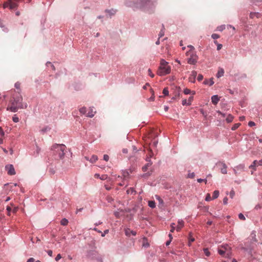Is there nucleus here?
Segmentation results:
<instances>
[{
	"instance_id": "f257e3e1",
	"label": "nucleus",
	"mask_w": 262,
	"mask_h": 262,
	"mask_svg": "<svg viewBox=\"0 0 262 262\" xmlns=\"http://www.w3.org/2000/svg\"><path fill=\"white\" fill-rule=\"evenodd\" d=\"M125 4L134 10L140 9L148 13H152L155 11L157 2L154 0H126Z\"/></svg>"
},
{
	"instance_id": "f03ea898",
	"label": "nucleus",
	"mask_w": 262,
	"mask_h": 262,
	"mask_svg": "<svg viewBox=\"0 0 262 262\" xmlns=\"http://www.w3.org/2000/svg\"><path fill=\"white\" fill-rule=\"evenodd\" d=\"M10 103L11 105L7 107V111L13 113L17 112L19 109H26L28 106L26 103H23V98L19 93L13 94V99Z\"/></svg>"
},
{
	"instance_id": "7ed1b4c3",
	"label": "nucleus",
	"mask_w": 262,
	"mask_h": 262,
	"mask_svg": "<svg viewBox=\"0 0 262 262\" xmlns=\"http://www.w3.org/2000/svg\"><path fill=\"white\" fill-rule=\"evenodd\" d=\"M66 146L63 144H55L52 147L51 149L53 151L54 153L58 156L60 159H62L65 155L64 151L66 150Z\"/></svg>"
},
{
	"instance_id": "20e7f679",
	"label": "nucleus",
	"mask_w": 262,
	"mask_h": 262,
	"mask_svg": "<svg viewBox=\"0 0 262 262\" xmlns=\"http://www.w3.org/2000/svg\"><path fill=\"white\" fill-rule=\"evenodd\" d=\"M170 67L168 65L167 62L164 59H161L160 61V66L157 71L159 75H164L169 74L170 72Z\"/></svg>"
},
{
	"instance_id": "39448f33",
	"label": "nucleus",
	"mask_w": 262,
	"mask_h": 262,
	"mask_svg": "<svg viewBox=\"0 0 262 262\" xmlns=\"http://www.w3.org/2000/svg\"><path fill=\"white\" fill-rule=\"evenodd\" d=\"M186 56H190L187 59V62L190 64H195L198 60V57L193 52H187Z\"/></svg>"
},
{
	"instance_id": "423d86ee",
	"label": "nucleus",
	"mask_w": 262,
	"mask_h": 262,
	"mask_svg": "<svg viewBox=\"0 0 262 262\" xmlns=\"http://www.w3.org/2000/svg\"><path fill=\"white\" fill-rule=\"evenodd\" d=\"M19 1L20 0H9V2L4 3V6L5 8L9 7L11 9H14L17 6V5L15 2ZM31 0H29V2Z\"/></svg>"
},
{
	"instance_id": "0eeeda50",
	"label": "nucleus",
	"mask_w": 262,
	"mask_h": 262,
	"mask_svg": "<svg viewBox=\"0 0 262 262\" xmlns=\"http://www.w3.org/2000/svg\"><path fill=\"white\" fill-rule=\"evenodd\" d=\"M5 169L9 175L13 176L15 174V169L12 164H8L5 166Z\"/></svg>"
},
{
	"instance_id": "6e6552de",
	"label": "nucleus",
	"mask_w": 262,
	"mask_h": 262,
	"mask_svg": "<svg viewBox=\"0 0 262 262\" xmlns=\"http://www.w3.org/2000/svg\"><path fill=\"white\" fill-rule=\"evenodd\" d=\"M184 222L182 219H179L178 221V225L176 227V231L177 232H179L181 229L184 227Z\"/></svg>"
},
{
	"instance_id": "1a4fd4ad",
	"label": "nucleus",
	"mask_w": 262,
	"mask_h": 262,
	"mask_svg": "<svg viewBox=\"0 0 262 262\" xmlns=\"http://www.w3.org/2000/svg\"><path fill=\"white\" fill-rule=\"evenodd\" d=\"M96 113V111L94 110V107H90L88 109V113L86 114V117L92 118L94 117Z\"/></svg>"
},
{
	"instance_id": "9d476101",
	"label": "nucleus",
	"mask_w": 262,
	"mask_h": 262,
	"mask_svg": "<svg viewBox=\"0 0 262 262\" xmlns=\"http://www.w3.org/2000/svg\"><path fill=\"white\" fill-rule=\"evenodd\" d=\"M125 235L127 236H129L130 235L135 236L136 235V232L130 229L129 228L125 229Z\"/></svg>"
},
{
	"instance_id": "9b49d317",
	"label": "nucleus",
	"mask_w": 262,
	"mask_h": 262,
	"mask_svg": "<svg viewBox=\"0 0 262 262\" xmlns=\"http://www.w3.org/2000/svg\"><path fill=\"white\" fill-rule=\"evenodd\" d=\"M84 159L86 160L90 161L91 163H93L97 161L98 157L96 155H93L90 159L88 157H85Z\"/></svg>"
},
{
	"instance_id": "f8f14e48",
	"label": "nucleus",
	"mask_w": 262,
	"mask_h": 262,
	"mask_svg": "<svg viewBox=\"0 0 262 262\" xmlns=\"http://www.w3.org/2000/svg\"><path fill=\"white\" fill-rule=\"evenodd\" d=\"M219 163L221 164V165L222 166V168L221 169V172L223 174H226L227 173V166L226 165V164L224 162H220Z\"/></svg>"
},
{
	"instance_id": "ddd939ff",
	"label": "nucleus",
	"mask_w": 262,
	"mask_h": 262,
	"mask_svg": "<svg viewBox=\"0 0 262 262\" xmlns=\"http://www.w3.org/2000/svg\"><path fill=\"white\" fill-rule=\"evenodd\" d=\"M219 100H220V98L217 95H214L211 97L212 103L214 105H216V104H217Z\"/></svg>"
},
{
	"instance_id": "4468645a",
	"label": "nucleus",
	"mask_w": 262,
	"mask_h": 262,
	"mask_svg": "<svg viewBox=\"0 0 262 262\" xmlns=\"http://www.w3.org/2000/svg\"><path fill=\"white\" fill-rule=\"evenodd\" d=\"M146 161H147V163L142 167V170L143 171H146L147 170L148 167L149 166H150L152 164V162H151V161L150 160L147 159Z\"/></svg>"
},
{
	"instance_id": "2eb2a0df",
	"label": "nucleus",
	"mask_w": 262,
	"mask_h": 262,
	"mask_svg": "<svg viewBox=\"0 0 262 262\" xmlns=\"http://www.w3.org/2000/svg\"><path fill=\"white\" fill-rule=\"evenodd\" d=\"M224 70L223 68H219L217 73L216 74V77L220 78L224 75Z\"/></svg>"
},
{
	"instance_id": "dca6fc26",
	"label": "nucleus",
	"mask_w": 262,
	"mask_h": 262,
	"mask_svg": "<svg viewBox=\"0 0 262 262\" xmlns=\"http://www.w3.org/2000/svg\"><path fill=\"white\" fill-rule=\"evenodd\" d=\"M79 112L81 114L85 115L86 117L88 113V109L85 107H82L79 109Z\"/></svg>"
},
{
	"instance_id": "f3484780",
	"label": "nucleus",
	"mask_w": 262,
	"mask_h": 262,
	"mask_svg": "<svg viewBox=\"0 0 262 262\" xmlns=\"http://www.w3.org/2000/svg\"><path fill=\"white\" fill-rule=\"evenodd\" d=\"M197 75V73L195 71H192L190 77V81L193 82L195 80V78Z\"/></svg>"
},
{
	"instance_id": "a211bd4d",
	"label": "nucleus",
	"mask_w": 262,
	"mask_h": 262,
	"mask_svg": "<svg viewBox=\"0 0 262 262\" xmlns=\"http://www.w3.org/2000/svg\"><path fill=\"white\" fill-rule=\"evenodd\" d=\"M105 12L110 16H111L116 13V11L112 9L111 10H106Z\"/></svg>"
},
{
	"instance_id": "6ab92c4d",
	"label": "nucleus",
	"mask_w": 262,
	"mask_h": 262,
	"mask_svg": "<svg viewBox=\"0 0 262 262\" xmlns=\"http://www.w3.org/2000/svg\"><path fill=\"white\" fill-rule=\"evenodd\" d=\"M126 193L128 194H135L136 193V191L134 188L130 187L127 190Z\"/></svg>"
},
{
	"instance_id": "aec40b11",
	"label": "nucleus",
	"mask_w": 262,
	"mask_h": 262,
	"mask_svg": "<svg viewBox=\"0 0 262 262\" xmlns=\"http://www.w3.org/2000/svg\"><path fill=\"white\" fill-rule=\"evenodd\" d=\"M46 66L48 68L51 69L53 71H55V67L50 62H47L46 63Z\"/></svg>"
},
{
	"instance_id": "412c9836",
	"label": "nucleus",
	"mask_w": 262,
	"mask_h": 262,
	"mask_svg": "<svg viewBox=\"0 0 262 262\" xmlns=\"http://www.w3.org/2000/svg\"><path fill=\"white\" fill-rule=\"evenodd\" d=\"M219 193H220L219 191H218V190L214 191V192L213 193L212 199L214 200V199L217 198L219 196Z\"/></svg>"
},
{
	"instance_id": "4be33fe9",
	"label": "nucleus",
	"mask_w": 262,
	"mask_h": 262,
	"mask_svg": "<svg viewBox=\"0 0 262 262\" xmlns=\"http://www.w3.org/2000/svg\"><path fill=\"white\" fill-rule=\"evenodd\" d=\"M233 120V117L232 115H230V114H229L227 118H226V120L227 121V122L228 123H230V122H231Z\"/></svg>"
},
{
	"instance_id": "5701e85b",
	"label": "nucleus",
	"mask_w": 262,
	"mask_h": 262,
	"mask_svg": "<svg viewBox=\"0 0 262 262\" xmlns=\"http://www.w3.org/2000/svg\"><path fill=\"white\" fill-rule=\"evenodd\" d=\"M148 205L151 208H154L156 207V203L154 201H148Z\"/></svg>"
},
{
	"instance_id": "b1692460",
	"label": "nucleus",
	"mask_w": 262,
	"mask_h": 262,
	"mask_svg": "<svg viewBox=\"0 0 262 262\" xmlns=\"http://www.w3.org/2000/svg\"><path fill=\"white\" fill-rule=\"evenodd\" d=\"M257 161L254 160L252 164L249 166V168H252L254 170H255V167L257 166Z\"/></svg>"
},
{
	"instance_id": "393cba45",
	"label": "nucleus",
	"mask_w": 262,
	"mask_h": 262,
	"mask_svg": "<svg viewBox=\"0 0 262 262\" xmlns=\"http://www.w3.org/2000/svg\"><path fill=\"white\" fill-rule=\"evenodd\" d=\"M184 93L185 95H188L191 93L192 95H193L195 94V92L194 91L191 92V91L188 89H185L184 90Z\"/></svg>"
},
{
	"instance_id": "a878e982",
	"label": "nucleus",
	"mask_w": 262,
	"mask_h": 262,
	"mask_svg": "<svg viewBox=\"0 0 262 262\" xmlns=\"http://www.w3.org/2000/svg\"><path fill=\"white\" fill-rule=\"evenodd\" d=\"M15 88L17 89V92H15L14 93L20 94V83H15L14 85Z\"/></svg>"
},
{
	"instance_id": "bb28decb",
	"label": "nucleus",
	"mask_w": 262,
	"mask_h": 262,
	"mask_svg": "<svg viewBox=\"0 0 262 262\" xmlns=\"http://www.w3.org/2000/svg\"><path fill=\"white\" fill-rule=\"evenodd\" d=\"M68 220L67 219L63 218L61 220L60 224L63 226H66L68 224Z\"/></svg>"
},
{
	"instance_id": "cd10ccee",
	"label": "nucleus",
	"mask_w": 262,
	"mask_h": 262,
	"mask_svg": "<svg viewBox=\"0 0 262 262\" xmlns=\"http://www.w3.org/2000/svg\"><path fill=\"white\" fill-rule=\"evenodd\" d=\"M251 239L254 242H256V234L255 231H252L251 234Z\"/></svg>"
},
{
	"instance_id": "c85d7f7f",
	"label": "nucleus",
	"mask_w": 262,
	"mask_h": 262,
	"mask_svg": "<svg viewBox=\"0 0 262 262\" xmlns=\"http://www.w3.org/2000/svg\"><path fill=\"white\" fill-rule=\"evenodd\" d=\"M175 225H176V224H175V223H172L170 224L171 229H170V232L171 233L173 232H174V231L175 230H176V227H175Z\"/></svg>"
},
{
	"instance_id": "c756f323",
	"label": "nucleus",
	"mask_w": 262,
	"mask_h": 262,
	"mask_svg": "<svg viewBox=\"0 0 262 262\" xmlns=\"http://www.w3.org/2000/svg\"><path fill=\"white\" fill-rule=\"evenodd\" d=\"M231 256V253L230 250L226 251V253L225 255H224V257H227V258H230Z\"/></svg>"
},
{
	"instance_id": "7c9ffc66",
	"label": "nucleus",
	"mask_w": 262,
	"mask_h": 262,
	"mask_svg": "<svg viewBox=\"0 0 262 262\" xmlns=\"http://www.w3.org/2000/svg\"><path fill=\"white\" fill-rule=\"evenodd\" d=\"M12 120L13 121V122L17 123L19 122V119L17 116L16 114H15L12 117Z\"/></svg>"
},
{
	"instance_id": "2f4dec72",
	"label": "nucleus",
	"mask_w": 262,
	"mask_h": 262,
	"mask_svg": "<svg viewBox=\"0 0 262 262\" xmlns=\"http://www.w3.org/2000/svg\"><path fill=\"white\" fill-rule=\"evenodd\" d=\"M182 104L183 105H187V106H189L190 105V103H189L188 102V100H187L186 99H183L182 101Z\"/></svg>"
},
{
	"instance_id": "473e14b6",
	"label": "nucleus",
	"mask_w": 262,
	"mask_h": 262,
	"mask_svg": "<svg viewBox=\"0 0 262 262\" xmlns=\"http://www.w3.org/2000/svg\"><path fill=\"white\" fill-rule=\"evenodd\" d=\"M240 125H241L240 123H235V124H234L233 125V126L232 127L231 129L232 130H234L236 129L237 128H238L239 127Z\"/></svg>"
},
{
	"instance_id": "72a5a7b5",
	"label": "nucleus",
	"mask_w": 262,
	"mask_h": 262,
	"mask_svg": "<svg viewBox=\"0 0 262 262\" xmlns=\"http://www.w3.org/2000/svg\"><path fill=\"white\" fill-rule=\"evenodd\" d=\"M236 169H238V170H244V165L243 164H240L237 166L235 167Z\"/></svg>"
},
{
	"instance_id": "f704fd0d",
	"label": "nucleus",
	"mask_w": 262,
	"mask_h": 262,
	"mask_svg": "<svg viewBox=\"0 0 262 262\" xmlns=\"http://www.w3.org/2000/svg\"><path fill=\"white\" fill-rule=\"evenodd\" d=\"M194 241V238L191 236V233H189V246L190 245L191 243Z\"/></svg>"
},
{
	"instance_id": "c9c22d12",
	"label": "nucleus",
	"mask_w": 262,
	"mask_h": 262,
	"mask_svg": "<svg viewBox=\"0 0 262 262\" xmlns=\"http://www.w3.org/2000/svg\"><path fill=\"white\" fill-rule=\"evenodd\" d=\"M218 253L222 256H224L226 253V251L223 249H219Z\"/></svg>"
},
{
	"instance_id": "e433bc0d",
	"label": "nucleus",
	"mask_w": 262,
	"mask_h": 262,
	"mask_svg": "<svg viewBox=\"0 0 262 262\" xmlns=\"http://www.w3.org/2000/svg\"><path fill=\"white\" fill-rule=\"evenodd\" d=\"M217 29L218 31H223L224 29H225V25H221L220 26H219L217 28Z\"/></svg>"
},
{
	"instance_id": "4c0bfd02",
	"label": "nucleus",
	"mask_w": 262,
	"mask_h": 262,
	"mask_svg": "<svg viewBox=\"0 0 262 262\" xmlns=\"http://www.w3.org/2000/svg\"><path fill=\"white\" fill-rule=\"evenodd\" d=\"M203 251H204V253H205L206 256H209L210 255V252L208 251V249L207 248H204L203 249Z\"/></svg>"
},
{
	"instance_id": "58836bf2",
	"label": "nucleus",
	"mask_w": 262,
	"mask_h": 262,
	"mask_svg": "<svg viewBox=\"0 0 262 262\" xmlns=\"http://www.w3.org/2000/svg\"><path fill=\"white\" fill-rule=\"evenodd\" d=\"M163 93L164 95L167 96L169 94L168 90L167 88H165L163 90Z\"/></svg>"
},
{
	"instance_id": "ea45409f",
	"label": "nucleus",
	"mask_w": 262,
	"mask_h": 262,
	"mask_svg": "<svg viewBox=\"0 0 262 262\" xmlns=\"http://www.w3.org/2000/svg\"><path fill=\"white\" fill-rule=\"evenodd\" d=\"M222 247L224 249L223 250H224L225 251L230 250L229 247L228 245H223L222 246Z\"/></svg>"
},
{
	"instance_id": "a19ab883",
	"label": "nucleus",
	"mask_w": 262,
	"mask_h": 262,
	"mask_svg": "<svg viewBox=\"0 0 262 262\" xmlns=\"http://www.w3.org/2000/svg\"><path fill=\"white\" fill-rule=\"evenodd\" d=\"M238 217L240 220H246V218L245 217V216L243 215V214H242V213H240L239 214H238Z\"/></svg>"
},
{
	"instance_id": "79ce46f5",
	"label": "nucleus",
	"mask_w": 262,
	"mask_h": 262,
	"mask_svg": "<svg viewBox=\"0 0 262 262\" xmlns=\"http://www.w3.org/2000/svg\"><path fill=\"white\" fill-rule=\"evenodd\" d=\"M211 37L213 39H215L219 38L220 37V35L217 34H212Z\"/></svg>"
},
{
	"instance_id": "37998d69",
	"label": "nucleus",
	"mask_w": 262,
	"mask_h": 262,
	"mask_svg": "<svg viewBox=\"0 0 262 262\" xmlns=\"http://www.w3.org/2000/svg\"><path fill=\"white\" fill-rule=\"evenodd\" d=\"M197 181L199 182V183H201V182H205V183H207V180L206 179H201V178H199V179H197Z\"/></svg>"
},
{
	"instance_id": "c03bdc74",
	"label": "nucleus",
	"mask_w": 262,
	"mask_h": 262,
	"mask_svg": "<svg viewBox=\"0 0 262 262\" xmlns=\"http://www.w3.org/2000/svg\"><path fill=\"white\" fill-rule=\"evenodd\" d=\"M203 79V76L201 74H199L197 77V80L199 81L202 80Z\"/></svg>"
},
{
	"instance_id": "a18cd8bd",
	"label": "nucleus",
	"mask_w": 262,
	"mask_h": 262,
	"mask_svg": "<svg viewBox=\"0 0 262 262\" xmlns=\"http://www.w3.org/2000/svg\"><path fill=\"white\" fill-rule=\"evenodd\" d=\"M211 200H212V199L211 198L210 194L209 193H208L206 196L205 201H210Z\"/></svg>"
},
{
	"instance_id": "49530a36",
	"label": "nucleus",
	"mask_w": 262,
	"mask_h": 262,
	"mask_svg": "<svg viewBox=\"0 0 262 262\" xmlns=\"http://www.w3.org/2000/svg\"><path fill=\"white\" fill-rule=\"evenodd\" d=\"M109 232V230L108 229L105 230L103 233L101 232V236L102 237H104L105 234H107Z\"/></svg>"
},
{
	"instance_id": "de8ad7c7",
	"label": "nucleus",
	"mask_w": 262,
	"mask_h": 262,
	"mask_svg": "<svg viewBox=\"0 0 262 262\" xmlns=\"http://www.w3.org/2000/svg\"><path fill=\"white\" fill-rule=\"evenodd\" d=\"M248 125L250 127H252L255 125V123L253 121H249L248 122Z\"/></svg>"
},
{
	"instance_id": "09e8293b",
	"label": "nucleus",
	"mask_w": 262,
	"mask_h": 262,
	"mask_svg": "<svg viewBox=\"0 0 262 262\" xmlns=\"http://www.w3.org/2000/svg\"><path fill=\"white\" fill-rule=\"evenodd\" d=\"M61 258V255L60 254H58L55 259L56 261H58Z\"/></svg>"
},
{
	"instance_id": "8fccbe9b",
	"label": "nucleus",
	"mask_w": 262,
	"mask_h": 262,
	"mask_svg": "<svg viewBox=\"0 0 262 262\" xmlns=\"http://www.w3.org/2000/svg\"><path fill=\"white\" fill-rule=\"evenodd\" d=\"M103 160L105 161H108L109 160V156L107 155H104Z\"/></svg>"
},
{
	"instance_id": "3c124183",
	"label": "nucleus",
	"mask_w": 262,
	"mask_h": 262,
	"mask_svg": "<svg viewBox=\"0 0 262 262\" xmlns=\"http://www.w3.org/2000/svg\"><path fill=\"white\" fill-rule=\"evenodd\" d=\"M193 100V96H191L189 97V98L188 99V102L189 103H190V104H191Z\"/></svg>"
},
{
	"instance_id": "603ef678",
	"label": "nucleus",
	"mask_w": 262,
	"mask_h": 262,
	"mask_svg": "<svg viewBox=\"0 0 262 262\" xmlns=\"http://www.w3.org/2000/svg\"><path fill=\"white\" fill-rule=\"evenodd\" d=\"M228 198L227 197H225L224 199H223V204L224 205H226L228 203Z\"/></svg>"
},
{
	"instance_id": "864d4df0",
	"label": "nucleus",
	"mask_w": 262,
	"mask_h": 262,
	"mask_svg": "<svg viewBox=\"0 0 262 262\" xmlns=\"http://www.w3.org/2000/svg\"><path fill=\"white\" fill-rule=\"evenodd\" d=\"M148 75L150 77H154V74L152 73L150 69H148Z\"/></svg>"
},
{
	"instance_id": "5fc2aeb1",
	"label": "nucleus",
	"mask_w": 262,
	"mask_h": 262,
	"mask_svg": "<svg viewBox=\"0 0 262 262\" xmlns=\"http://www.w3.org/2000/svg\"><path fill=\"white\" fill-rule=\"evenodd\" d=\"M75 91H77L79 89V86L78 83H76L73 86Z\"/></svg>"
},
{
	"instance_id": "6e6d98bb",
	"label": "nucleus",
	"mask_w": 262,
	"mask_h": 262,
	"mask_svg": "<svg viewBox=\"0 0 262 262\" xmlns=\"http://www.w3.org/2000/svg\"><path fill=\"white\" fill-rule=\"evenodd\" d=\"M187 47L190 48V50L188 52H192V51L194 50V47L191 45H189Z\"/></svg>"
},
{
	"instance_id": "4d7b16f0",
	"label": "nucleus",
	"mask_w": 262,
	"mask_h": 262,
	"mask_svg": "<svg viewBox=\"0 0 262 262\" xmlns=\"http://www.w3.org/2000/svg\"><path fill=\"white\" fill-rule=\"evenodd\" d=\"M195 174H194V172H192V173H189L188 174V177L190 178H192L194 177Z\"/></svg>"
},
{
	"instance_id": "13d9d810",
	"label": "nucleus",
	"mask_w": 262,
	"mask_h": 262,
	"mask_svg": "<svg viewBox=\"0 0 262 262\" xmlns=\"http://www.w3.org/2000/svg\"><path fill=\"white\" fill-rule=\"evenodd\" d=\"M235 194V193H234V191L233 190H231L230 192V196L231 198H233L234 195Z\"/></svg>"
},
{
	"instance_id": "bf43d9fd",
	"label": "nucleus",
	"mask_w": 262,
	"mask_h": 262,
	"mask_svg": "<svg viewBox=\"0 0 262 262\" xmlns=\"http://www.w3.org/2000/svg\"><path fill=\"white\" fill-rule=\"evenodd\" d=\"M164 32L163 30H162L160 31V33H159V37H161L163 36H164Z\"/></svg>"
},
{
	"instance_id": "052dcab7",
	"label": "nucleus",
	"mask_w": 262,
	"mask_h": 262,
	"mask_svg": "<svg viewBox=\"0 0 262 262\" xmlns=\"http://www.w3.org/2000/svg\"><path fill=\"white\" fill-rule=\"evenodd\" d=\"M156 198L159 201L160 203H163L162 200L161 199V198L159 196L156 195Z\"/></svg>"
},
{
	"instance_id": "680f3d73",
	"label": "nucleus",
	"mask_w": 262,
	"mask_h": 262,
	"mask_svg": "<svg viewBox=\"0 0 262 262\" xmlns=\"http://www.w3.org/2000/svg\"><path fill=\"white\" fill-rule=\"evenodd\" d=\"M0 135L2 136H4L5 135V133L1 127H0Z\"/></svg>"
},
{
	"instance_id": "e2e57ef3",
	"label": "nucleus",
	"mask_w": 262,
	"mask_h": 262,
	"mask_svg": "<svg viewBox=\"0 0 262 262\" xmlns=\"http://www.w3.org/2000/svg\"><path fill=\"white\" fill-rule=\"evenodd\" d=\"M222 47H223V46H222V44H220V43L217 44V50H218V51L222 49Z\"/></svg>"
},
{
	"instance_id": "0e129e2a",
	"label": "nucleus",
	"mask_w": 262,
	"mask_h": 262,
	"mask_svg": "<svg viewBox=\"0 0 262 262\" xmlns=\"http://www.w3.org/2000/svg\"><path fill=\"white\" fill-rule=\"evenodd\" d=\"M34 261H35V259L33 257H31V258H29L28 259V260L27 261V262H34Z\"/></svg>"
},
{
	"instance_id": "69168bd1",
	"label": "nucleus",
	"mask_w": 262,
	"mask_h": 262,
	"mask_svg": "<svg viewBox=\"0 0 262 262\" xmlns=\"http://www.w3.org/2000/svg\"><path fill=\"white\" fill-rule=\"evenodd\" d=\"M107 178V176L106 175H102L101 177H100V179L101 180H105Z\"/></svg>"
},
{
	"instance_id": "338daca9",
	"label": "nucleus",
	"mask_w": 262,
	"mask_h": 262,
	"mask_svg": "<svg viewBox=\"0 0 262 262\" xmlns=\"http://www.w3.org/2000/svg\"><path fill=\"white\" fill-rule=\"evenodd\" d=\"M47 253L49 255V256H50L51 257L52 256L53 252H52V250H50L47 251Z\"/></svg>"
},
{
	"instance_id": "774afa93",
	"label": "nucleus",
	"mask_w": 262,
	"mask_h": 262,
	"mask_svg": "<svg viewBox=\"0 0 262 262\" xmlns=\"http://www.w3.org/2000/svg\"><path fill=\"white\" fill-rule=\"evenodd\" d=\"M217 113L219 114V115H221L222 116V117H225V114L222 113L221 111H219L217 112Z\"/></svg>"
}]
</instances>
